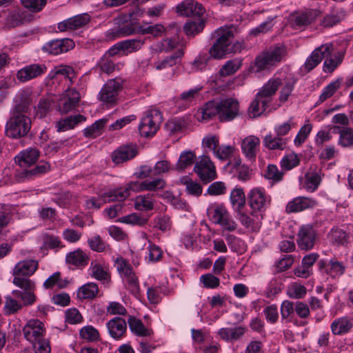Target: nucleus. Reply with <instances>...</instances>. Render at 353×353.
Listing matches in <instances>:
<instances>
[{
    "label": "nucleus",
    "mask_w": 353,
    "mask_h": 353,
    "mask_svg": "<svg viewBox=\"0 0 353 353\" xmlns=\"http://www.w3.org/2000/svg\"><path fill=\"white\" fill-rule=\"evenodd\" d=\"M236 33V28L232 26L221 27L214 31L217 37L216 41L209 49V54L213 59H221L227 54H234L241 52L243 48V41L232 43V40Z\"/></svg>",
    "instance_id": "nucleus-1"
},
{
    "label": "nucleus",
    "mask_w": 353,
    "mask_h": 353,
    "mask_svg": "<svg viewBox=\"0 0 353 353\" xmlns=\"http://www.w3.org/2000/svg\"><path fill=\"white\" fill-rule=\"evenodd\" d=\"M10 114L5 127L6 135L12 139L26 136L31 129V120L27 113L11 110Z\"/></svg>",
    "instance_id": "nucleus-2"
},
{
    "label": "nucleus",
    "mask_w": 353,
    "mask_h": 353,
    "mask_svg": "<svg viewBox=\"0 0 353 353\" xmlns=\"http://www.w3.org/2000/svg\"><path fill=\"white\" fill-rule=\"evenodd\" d=\"M123 81L121 78L108 80L101 88L97 97L98 99L108 108L116 105L118 101L119 93L123 88Z\"/></svg>",
    "instance_id": "nucleus-3"
},
{
    "label": "nucleus",
    "mask_w": 353,
    "mask_h": 353,
    "mask_svg": "<svg viewBox=\"0 0 353 353\" xmlns=\"http://www.w3.org/2000/svg\"><path fill=\"white\" fill-rule=\"evenodd\" d=\"M163 120L162 114L157 109H150L145 112L139 125V132L141 137H153Z\"/></svg>",
    "instance_id": "nucleus-4"
},
{
    "label": "nucleus",
    "mask_w": 353,
    "mask_h": 353,
    "mask_svg": "<svg viewBox=\"0 0 353 353\" xmlns=\"http://www.w3.org/2000/svg\"><path fill=\"white\" fill-rule=\"evenodd\" d=\"M218 101L219 120L221 122H229L240 114L239 101L232 97L221 99Z\"/></svg>",
    "instance_id": "nucleus-5"
},
{
    "label": "nucleus",
    "mask_w": 353,
    "mask_h": 353,
    "mask_svg": "<svg viewBox=\"0 0 353 353\" xmlns=\"http://www.w3.org/2000/svg\"><path fill=\"white\" fill-rule=\"evenodd\" d=\"M12 283L23 290H14L12 292V295L15 298L21 299L23 305H32L35 303L37 296L34 293L35 283L33 281H20L16 279Z\"/></svg>",
    "instance_id": "nucleus-6"
},
{
    "label": "nucleus",
    "mask_w": 353,
    "mask_h": 353,
    "mask_svg": "<svg viewBox=\"0 0 353 353\" xmlns=\"http://www.w3.org/2000/svg\"><path fill=\"white\" fill-rule=\"evenodd\" d=\"M285 49L281 46H275L258 56L255 61L257 71L269 68L280 62L285 55Z\"/></svg>",
    "instance_id": "nucleus-7"
},
{
    "label": "nucleus",
    "mask_w": 353,
    "mask_h": 353,
    "mask_svg": "<svg viewBox=\"0 0 353 353\" xmlns=\"http://www.w3.org/2000/svg\"><path fill=\"white\" fill-rule=\"evenodd\" d=\"M271 198L261 188H254L248 194V203L252 209V214L254 212H263L269 207Z\"/></svg>",
    "instance_id": "nucleus-8"
},
{
    "label": "nucleus",
    "mask_w": 353,
    "mask_h": 353,
    "mask_svg": "<svg viewBox=\"0 0 353 353\" xmlns=\"http://www.w3.org/2000/svg\"><path fill=\"white\" fill-rule=\"evenodd\" d=\"M296 236V243L300 250L308 251L314 247L317 234L312 225H301Z\"/></svg>",
    "instance_id": "nucleus-9"
},
{
    "label": "nucleus",
    "mask_w": 353,
    "mask_h": 353,
    "mask_svg": "<svg viewBox=\"0 0 353 353\" xmlns=\"http://www.w3.org/2000/svg\"><path fill=\"white\" fill-rule=\"evenodd\" d=\"M145 190L143 182L131 181L125 188H119L104 193L105 201H123L130 196V192Z\"/></svg>",
    "instance_id": "nucleus-10"
},
{
    "label": "nucleus",
    "mask_w": 353,
    "mask_h": 353,
    "mask_svg": "<svg viewBox=\"0 0 353 353\" xmlns=\"http://www.w3.org/2000/svg\"><path fill=\"white\" fill-rule=\"evenodd\" d=\"M194 172L200 179L208 183L216 178V170L213 163L208 156H202L195 163Z\"/></svg>",
    "instance_id": "nucleus-11"
},
{
    "label": "nucleus",
    "mask_w": 353,
    "mask_h": 353,
    "mask_svg": "<svg viewBox=\"0 0 353 353\" xmlns=\"http://www.w3.org/2000/svg\"><path fill=\"white\" fill-rule=\"evenodd\" d=\"M91 21L88 13L79 14L61 21L57 25L60 32L72 31L85 28Z\"/></svg>",
    "instance_id": "nucleus-12"
},
{
    "label": "nucleus",
    "mask_w": 353,
    "mask_h": 353,
    "mask_svg": "<svg viewBox=\"0 0 353 353\" xmlns=\"http://www.w3.org/2000/svg\"><path fill=\"white\" fill-rule=\"evenodd\" d=\"M38 268V262L34 260H24L18 262L12 270L13 281H32L29 279Z\"/></svg>",
    "instance_id": "nucleus-13"
},
{
    "label": "nucleus",
    "mask_w": 353,
    "mask_h": 353,
    "mask_svg": "<svg viewBox=\"0 0 353 353\" xmlns=\"http://www.w3.org/2000/svg\"><path fill=\"white\" fill-rule=\"evenodd\" d=\"M44 324L38 319H31L23 329V335L26 340L31 343L44 337Z\"/></svg>",
    "instance_id": "nucleus-14"
},
{
    "label": "nucleus",
    "mask_w": 353,
    "mask_h": 353,
    "mask_svg": "<svg viewBox=\"0 0 353 353\" xmlns=\"http://www.w3.org/2000/svg\"><path fill=\"white\" fill-rule=\"evenodd\" d=\"M47 67L45 64L33 63L27 65L17 72V79L22 83L29 81L45 74Z\"/></svg>",
    "instance_id": "nucleus-15"
},
{
    "label": "nucleus",
    "mask_w": 353,
    "mask_h": 353,
    "mask_svg": "<svg viewBox=\"0 0 353 353\" xmlns=\"http://www.w3.org/2000/svg\"><path fill=\"white\" fill-rule=\"evenodd\" d=\"M316 200L307 196H297L290 201L285 206L288 214L297 213L316 207Z\"/></svg>",
    "instance_id": "nucleus-16"
},
{
    "label": "nucleus",
    "mask_w": 353,
    "mask_h": 353,
    "mask_svg": "<svg viewBox=\"0 0 353 353\" xmlns=\"http://www.w3.org/2000/svg\"><path fill=\"white\" fill-rule=\"evenodd\" d=\"M332 50V46L330 43H326L316 48L306 59L305 63V69L307 71L313 70L323 59L327 58L331 54Z\"/></svg>",
    "instance_id": "nucleus-17"
},
{
    "label": "nucleus",
    "mask_w": 353,
    "mask_h": 353,
    "mask_svg": "<svg viewBox=\"0 0 353 353\" xmlns=\"http://www.w3.org/2000/svg\"><path fill=\"white\" fill-rule=\"evenodd\" d=\"M74 46V41L70 39H52L45 43L42 50L48 54L57 55L68 52Z\"/></svg>",
    "instance_id": "nucleus-18"
},
{
    "label": "nucleus",
    "mask_w": 353,
    "mask_h": 353,
    "mask_svg": "<svg viewBox=\"0 0 353 353\" xmlns=\"http://www.w3.org/2000/svg\"><path fill=\"white\" fill-rule=\"evenodd\" d=\"M176 12L181 15L201 18L205 13V9L203 5L194 0H185L179 4Z\"/></svg>",
    "instance_id": "nucleus-19"
},
{
    "label": "nucleus",
    "mask_w": 353,
    "mask_h": 353,
    "mask_svg": "<svg viewBox=\"0 0 353 353\" xmlns=\"http://www.w3.org/2000/svg\"><path fill=\"white\" fill-rule=\"evenodd\" d=\"M317 265L321 272H324L332 278L339 277L344 274L345 270L344 263L339 261L335 258L331 259L329 261L320 260Z\"/></svg>",
    "instance_id": "nucleus-20"
},
{
    "label": "nucleus",
    "mask_w": 353,
    "mask_h": 353,
    "mask_svg": "<svg viewBox=\"0 0 353 353\" xmlns=\"http://www.w3.org/2000/svg\"><path fill=\"white\" fill-rule=\"evenodd\" d=\"M138 150L136 145H123L112 153V159L115 164H121L131 160L137 156Z\"/></svg>",
    "instance_id": "nucleus-21"
},
{
    "label": "nucleus",
    "mask_w": 353,
    "mask_h": 353,
    "mask_svg": "<svg viewBox=\"0 0 353 353\" xmlns=\"http://www.w3.org/2000/svg\"><path fill=\"white\" fill-rule=\"evenodd\" d=\"M80 99V94L75 88L68 89L59 105V112L61 114L71 112L78 106Z\"/></svg>",
    "instance_id": "nucleus-22"
},
{
    "label": "nucleus",
    "mask_w": 353,
    "mask_h": 353,
    "mask_svg": "<svg viewBox=\"0 0 353 353\" xmlns=\"http://www.w3.org/2000/svg\"><path fill=\"white\" fill-rule=\"evenodd\" d=\"M40 152L36 148H28L22 150L14 157L15 162L21 168L31 166L39 159Z\"/></svg>",
    "instance_id": "nucleus-23"
},
{
    "label": "nucleus",
    "mask_w": 353,
    "mask_h": 353,
    "mask_svg": "<svg viewBox=\"0 0 353 353\" xmlns=\"http://www.w3.org/2000/svg\"><path fill=\"white\" fill-rule=\"evenodd\" d=\"M138 27L139 26L133 23H127L121 26L108 30L105 32V37L110 40H114L118 38L130 36L139 33Z\"/></svg>",
    "instance_id": "nucleus-24"
},
{
    "label": "nucleus",
    "mask_w": 353,
    "mask_h": 353,
    "mask_svg": "<svg viewBox=\"0 0 353 353\" xmlns=\"http://www.w3.org/2000/svg\"><path fill=\"white\" fill-rule=\"evenodd\" d=\"M50 169V165L47 162H41L39 165L34 168L27 170L23 169L17 170L16 172V178L19 182H22L26 180L31 179L35 176H38L43 174L46 173Z\"/></svg>",
    "instance_id": "nucleus-25"
},
{
    "label": "nucleus",
    "mask_w": 353,
    "mask_h": 353,
    "mask_svg": "<svg viewBox=\"0 0 353 353\" xmlns=\"http://www.w3.org/2000/svg\"><path fill=\"white\" fill-rule=\"evenodd\" d=\"M259 137L250 135L244 138L241 142V150L245 157L252 161H255L256 152L260 145Z\"/></svg>",
    "instance_id": "nucleus-26"
},
{
    "label": "nucleus",
    "mask_w": 353,
    "mask_h": 353,
    "mask_svg": "<svg viewBox=\"0 0 353 353\" xmlns=\"http://www.w3.org/2000/svg\"><path fill=\"white\" fill-rule=\"evenodd\" d=\"M108 333L115 340L123 338L127 330L126 321L121 317H114L106 323Z\"/></svg>",
    "instance_id": "nucleus-27"
},
{
    "label": "nucleus",
    "mask_w": 353,
    "mask_h": 353,
    "mask_svg": "<svg viewBox=\"0 0 353 353\" xmlns=\"http://www.w3.org/2000/svg\"><path fill=\"white\" fill-rule=\"evenodd\" d=\"M32 101V91L30 89L21 90L16 95L15 104L11 110L28 113Z\"/></svg>",
    "instance_id": "nucleus-28"
},
{
    "label": "nucleus",
    "mask_w": 353,
    "mask_h": 353,
    "mask_svg": "<svg viewBox=\"0 0 353 353\" xmlns=\"http://www.w3.org/2000/svg\"><path fill=\"white\" fill-rule=\"evenodd\" d=\"M282 84V80L280 78H271L265 83L260 90L257 92L259 97L265 99L268 103L272 101V97L277 91L279 87Z\"/></svg>",
    "instance_id": "nucleus-29"
},
{
    "label": "nucleus",
    "mask_w": 353,
    "mask_h": 353,
    "mask_svg": "<svg viewBox=\"0 0 353 353\" xmlns=\"http://www.w3.org/2000/svg\"><path fill=\"white\" fill-rule=\"evenodd\" d=\"M65 262L79 268L86 266L89 262V256L81 249L70 252L65 256Z\"/></svg>",
    "instance_id": "nucleus-30"
},
{
    "label": "nucleus",
    "mask_w": 353,
    "mask_h": 353,
    "mask_svg": "<svg viewBox=\"0 0 353 353\" xmlns=\"http://www.w3.org/2000/svg\"><path fill=\"white\" fill-rule=\"evenodd\" d=\"M246 330L243 326L223 327L219 330L218 334L223 340L230 342L239 340L245 334Z\"/></svg>",
    "instance_id": "nucleus-31"
},
{
    "label": "nucleus",
    "mask_w": 353,
    "mask_h": 353,
    "mask_svg": "<svg viewBox=\"0 0 353 353\" xmlns=\"http://www.w3.org/2000/svg\"><path fill=\"white\" fill-rule=\"evenodd\" d=\"M353 323L347 316L339 317L334 320L331 325L330 329L334 335H343L348 333Z\"/></svg>",
    "instance_id": "nucleus-32"
},
{
    "label": "nucleus",
    "mask_w": 353,
    "mask_h": 353,
    "mask_svg": "<svg viewBox=\"0 0 353 353\" xmlns=\"http://www.w3.org/2000/svg\"><path fill=\"white\" fill-rule=\"evenodd\" d=\"M288 142V139L285 137H280L279 136L273 135L272 134H267L263 141V145L270 150H283Z\"/></svg>",
    "instance_id": "nucleus-33"
},
{
    "label": "nucleus",
    "mask_w": 353,
    "mask_h": 353,
    "mask_svg": "<svg viewBox=\"0 0 353 353\" xmlns=\"http://www.w3.org/2000/svg\"><path fill=\"white\" fill-rule=\"evenodd\" d=\"M333 129L339 134L338 144L340 146L345 148L353 147V128L347 126L341 128L340 126L334 125Z\"/></svg>",
    "instance_id": "nucleus-34"
},
{
    "label": "nucleus",
    "mask_w": 353,
    "mask_h": 353,
    "mask_svg": "<svg viewBox=\"0 0 353 353\" xmlns=\"http://www.w3.org/2000/svg\"><path fill=\"white\" fill-rule=\"evenodd\" d=\"M89 274L91 277L102 282H107L110 279L108 272L103 266V264L97 260L91 261Z\"/></svg>",
    "instance_id": "nucleus-35"
},
{
    "label": "nucleus",
    "mask_w": 353,
    "mask_h": 353,
    "mask_svg": "<svg viewBox=\"0 0 353 353\" xmlns=\"http://www.w3.org/2000/svg\"><path fill=\"white\" fill-rule=\"evenodd\" d=\"M86 117L82 114L70 116L67 118L60 120L56 124L58 132H64L73 129L79 123L85 121Z\"/></svg>",
    "instance_id": "nucleus-36"
},
{
    "label": "nucleus",
    "mask_w": 353,
    "mask_h": 353,
    "mask_svg": "<svg viewBox=\"0 0 353 353\" xmlns=\"http://www.w3.org/2000/svg\"><path fill=\"white\" fill-rule=\"evenodd\" d=\"M183 54L184 52L183 49H178L174 54L166 57L162 61L156 62L154 63V68L157 70H161L172 67L181 61Z\"/></svg>",
    "instance_id": "nucleus-37"
},
{
    "label": "nucleus",
    "mask_w": 353,
    "mask_h": 353,
    "mask_svg": "<svg viewBox=\"0 0 353 353\" xmlns=\"http://www.w3.org/2000/svg\"><path fill=\"white\" fill-rule=\"evenodd\" d=\"M345 17V12L344 10H333L323 17L321 24L325 28H332L339 23Z\"/></svg>",
    "instance_id": "nucleus-38"
},
{
    "label": "nucleus",
    "mask_w": 353,
    "mask_h": 353,
    "mask_svg": "<svg viewBox=\"0 0 353 353\" xmlns=\"http://www.w3.org/2000/svg\"><path fill=\"white\" fill-rule=\"evenodd\" d=\"M128 323L130 331L137 336H149L152 333L150 329H148L145 327L140 319H137L134 316H130Z\"/></svg>",
    "instance_id": "nucleus-39"
},
{
    "label": "nucleus",
    "mask_w": 353,
    "mask_h": 353,
    "mask_svg": "<svg viewBox=\"0 0 353 353\" xmlns=\"http://www.w3.org/2000/svg\"><path fill=\"white\" fill-rule=\"evenodd\" d=\"M97 67L100 72L110 74L116 70H119V65L116 63L115 58H110L104 54L97 61Z\"/></svg>",
    "instance_id": "nucleus-40"
},
{
    "label": "nucleus",
    "mask_w": 353,
    "mask_h": 353,
    "mask_svg": "<svg viewBox=\"0 0 353 353\" xmlns=\"http://www.w3.org/2000/svg\"><path fill=\"white\" fill-rule=\"evenodd\" d=\"M268 103L265 99H262L256 94L254 100L250 104L248 108V114L251 118H255L260 116L265 111L268 106Z\"/></svg>",
    "instance_id": "nucleus-41"
},
{
    "label": "nucleus",
    "mask_w": 353,
    "mask_h": 353,
    "mask_svg": "<svg viewBox=\"0 0 353 353\" xmlns=\"http://www.w3.org/2000/svg\"><path fill=\"white\" fill-rule=\"evenodd\" d=\"M99 293V287L95 283L90 282L78 289L77 296L79 299H92Z\"/></svg>",
    "instance_id": "nucleus-42"
},
{
    "label": "nucleus",
    "mask_w": 353,
    "mask_h": 353,
    "mask_svg": "<svg viewBox=\"0 0 353 353\" xmlns=\"http://www.w3.org/2000/svg\"><path fill=\"white\" fill-rule=\"evenodd\" d=\"M215 116L219 117L218 101H210L201 109V119L202 121H208Z\"/></svg>",
    "instance_id": "nucleus-43"
},
{
    "label": "nucleus",
    "mask_w": 353,
    "mask_h": 353,
    "mask_svg": "<svg viewBox=\"0 0 353 353\" xmlns=\"http://www.w3.org/2000/svg\"><path fill=\"white\" fill-rule=\"evenodd\" d=\"M243 60L241 59H234L229 60L220 68L219 74L221 77H227L236 72L241 67Z\"/></svg>",
    "instance_id": "nucleus-44"
},
{
    "label": "nucleus",
    "mask_w": 353,
    "mask_h": 353,
    "mask_svg": "<svg viewBox=\"0 0 353 353\" xmlns=\"http://www.w3.org/2000/svg\"><path fill=\"white\" fill-rule=\"evenodd\" d=\"M317 14L316 11L310 10L301 12L294 17V26L296 28H301L312 23L316 18Z\"/></svg>",
    "instance_id": "nucleus-45"
},
{
    "label": "nucleus",
    "mask_w": 353,
    "mask_h": 353,
    "mask_svg": "<svg viewBox=\"0 0 353 353\" xmlns=\"http://www.w3.org/2000/svg\"><path fill=\"white\" fill-rule=\"evenodd\" d=\"M181 182L185 186V192L188 195L198 197L201 195L202 186L196 181H192L188 176H184L181 179Z\"/></svg>",
    "instance_id": "nucleus-46"
},
{
    "label": "nucleus",
    "mask_w": 353,
    "mask_h": 353,
    "mask_svg": "<svg viewBox=\"0 0 353 353\" xmlns=\"http://www.w3.org/2000/svg\"><path fill=\"white\" fill-rule=\"evenodd\" d=\"M284 173L279 170L278 167L274 164H269L264 172V177L269 180L271 185L278 183L283 179Z\"/></svg>",
    "instance_id": "nucleus-47"
},
{
    "label": "nucleus",
    "mask_w": 353,
    "mask_h": 353,
    "mask_svg": "<svg viewBox=\"0 0 353 353\" xmlns=\"http://www.w3.org/2000/svg\"><path fill=\"white\" fill-rule=\"evenodd\" d=\"M205 26V21L201 18L190 19L184 25V31L188 36H194L201 32Z\"/></svg>",
    "instance_id": "nucleus-48"
},
{
    "label": "nucleus",
    "mask_w": 353,
    "mask_h": 353,
    "mask_svg": "<svg viewBox=\"0 0 353 353\" xmlns=\"http://www.w3.org/2000/svg\"><path fill=\"white\" fill-rule=\"evenodd\" d=\"M196 160L195 154L189 150L184 151L181 153L179 159L176 164V170H184L189 166H191Z\"/></svg>",
    "instance_id": "nucleus-49"
},
{
    "label": "nucleus",
    "mask_w": 353,
    "mask_h": 353,
    "mask_svg": "<svg viewBox=\"0 0 353 353\" xmlns=\"http://www.w3.org/2000/svg\"><path fill=\"white\" fill-rule=\"evenodd\" d=\"M145 41L140 39H127L120 41L122 51L126 54L139 50Z\"/></svg>",
    "instance_id": "nucleus-50"
},
{
    "label": "nucleus",
    "mask_w": 353,
    "mask_h": 353,
    "mask_svg": "<svg viewBox=\"0 0 353 353\" xmlns=\"http://www.w3.org/2000/svg\"><path fill=\"white\" fill-rule=\"evenodd\" d=\"M163 256V251L161 248L149 241V245L147 247V255L145 259L148 263H156L159 261Z\"/></svg>",
    "instance_id": "nucleus-51"
},
{
    "label": "nucleus",
    "mask_w": 353,
    "mask_h": 353,
    "mask_svg": "<svg viewBox=\"0 0 353 353\" xmlns=\"http://www.w3.org/2000/svg\"><path fill=\"white\" fill-rule=\"evenodd\" d=\"M134 207L137 210H151L153 209V201L150 194L139 195L135 198Z\"/></svg>",
    "instance_id": "nucleus-52"
},
{
    "label": "nucleus",
    "mask_w": 353,
    "mask_h": 353,
    "mask_svg": "<svg viewBox=\"0 0 353 353\" xmlns=\"http://www.w3.org/2000/svg\"><path fill=\"white\" fill-rule=\"evenodd\" d=\"M341 84V79L339 78L330 82L322 91L319 96V102L322 103L326 99L330 98L336 91L340 88Z\"/></svg>",
    "instance_id": "nucleus-53"
},
{
    "label": "nucleus",
    "mask_w": 353,
    "mask_h": 353,
    "mask_svg": "<svg viewBox=\"0 0 353 353\" xmlns=\"http://www.w3.org/2000/svg\"><path fill=\"white\" fill-rule=\"evenodd\" d=\"M300 164V159L295 152L285 154L281 161V166L285 170H290Z\"/></svg>",
    "instance_id": "nucleus-54"
},
{
    "label": "nucleus",
    "mask_w": 353,
    "mask_h": 353,
    "mask_svg": "<svg viewBox=\"0 0 353 353\" xmlns=\"http://www.w3.org/2000/svg\"><path fill=\"white\" fill-rule=\"evenodd\" d=\"M107 122V119H101L96 121L90 126L85 128L83 131V135L86 138H91L96 137L100 134L101 130H102Z\"/></svg>",
    "instance_id": "nucleus-55"
},
{
    "label": "nucleus",
    "mask_w": 353,
    "mask_h": 353,
    "mask_svg": "<svg viewBox=\"0 0 353 353\" xmlns=\"http://www.w3.org/2000/svg\"><path fill=\"white\" fill-rule=\"evenodd\" d=\"M230 201L233 207L240 210L245 205V196L242 188H235L230 193Z\"/></svg>",
    "instance_id": "nucleus-56"
},
{
    "label": "nucleus",
    "mask_w": 353,
    "mask_h": 353,
    "mask_svg": "<svg viewBox=\"0 0 353 353\" xmlns=\"http://www.w3.org/2000/svg\"><path fill=\"white\" fill-rule=\"evenodd\" d=\"M207 212L209 218L215 224L221 223V221L224 218V216L228 212L226 209L223 205L210 207L208 208Z\"/></svg>",
    "instance_id": "nucleus-57"
},
{
    "label": "nucleus",
    "mask_w": 353,
    "mask_h": 353,
    "mask_svg": "<svg viewBox=\"0 0 353 353\" xmlns=\"http://www.w3.org/2000/svg\"><path fill=\"white\" fill-rule=\"evenodd\" d=\"M165 29L161 24H156L154 26H139L138 31L141 34H150L154 37H161L165 32Z\"/></svg>",
    "instance_id": "nucleus-58"
},
{
    "label": "nucleus",
    "mask_w": 353,
    "mask_h": 353,
    "mask_svg": "<svg viewBox=\"0 0 353 353\" xmlns=\"http://www.w3.org/2000/svg\"><path fill=\"white\" fill-rule=\"evenodd\" d=\"M79 335L88 342H94L99 339V331L92 325L83 327L79 331Z\"/></svg>",
    "instance_id": "nucleus-59"
},
{
    "label": "nucleus",
    "mask_w": 353,
    "mask_h": 353,
    "mask_svg": "<svg viewBox=\"0 0 353 353\" xmlns=\"http://www.w3.org/2000/svg\"><path fill=\"white\" fill-rule=\"evenodd\" d=\"M88 243L92 250L97 252H104L109 248V245L98 234L89 238Z\"/></svg>",
    "instance_id": "nucleus-60"
},
{
    "label": "nucleus",
    "mask_w": 353,
    "mask_h": 353,
    "mask_svg": "<svg viewBox=\"0 0 353 353\" xmlns=\"http://www.w3.org/2000/svg\"><path fill=\"white\" fill-rule=\"evenodd\" d=\"M307 293L306 288L299 283H293L292 284L288 289V295L291 299H302L303 298Z\"/></svg>",
    "instance_id": "nucleus-61"
},
{
    "label": "nucleus",
    "mask_w": 353,
    "mask_h": 353,
    "mask_svg": "<svg viewBox=\"0 0 353 353\" xmlns=\"http://www.w3.org/2000/svg\"><path fill=\"white\" fill-rule=\"evenodd\" d=\"M117 270L121 274L123 279L129 277L130 275L134 274L130 264L124 259H117Z\"/></svg>",
    "instance_id": "nucleus-62"
},
{
    "label": "nucleus",
    "mask_w": 353,
    "mask_h": 353,
    "mask_svg": "<svg viewBox=\"0 0 353 353\" xmlns=\"http://www.w3.org/2000/svg\"><path fill=\"white\" fill-rule=\"evenodd\" d=\"M24 17L19 11H13L6 18V25L8 28H15L23 23Z\"/></svg>",
    "instance_id": "nucleus-63"
},
{
    "label": "nucleus",
    "mask_w": 353,
    "mask_h": 353,
    "mask_svg": "<svg viewBox=\"0 0 353 353\" xmlns=\"http://www.w3.org/2000/svg\"><path fill=\"white\" fill-rule=\"evenodd\" d=\"M5 299L4 307L6 313L14 314L22 308L23 304L20 301H17L13 295L12 296L8 295Z\"/></svg>",
    "instance_id": "nucleus-64"
}]
</instances>
